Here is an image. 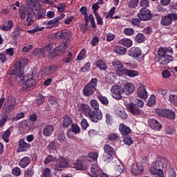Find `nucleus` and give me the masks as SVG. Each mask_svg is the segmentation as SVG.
<instances>
[{
	"instance_id": "nucleus-1",
	"label": "nucleus",
	"mask_w": 177,
	"mask_h": 177,
	"mask_svg": "<svg viewBox=\"0 0 177 177\" xmlns=\"http://www.w3.org/2000/svg\"><path fill=\"white\" fill-rule=\"evenodd\" d=\"M162 169L169 173L168 177H176V172L174 169H170L169 162L164 157L158 158L152 163V166L149 168V172L152 175H158L159 177H164V171Z\"/></svg>"
},
{
	"instance_id": "nucleus-2",
	"label": "nucleus",
	"mask_w": 177,
	"mask_h": 177,
	"mask_svg": "<svg viewBox=\"0 0 177 177\" xmlns=\"http://www.w3.org/2000/svg\"><path fill=\"white\" fill-rule=\"evenodd\" d=\"M28 69V61L26 59H21L15 63L14 68L10 71V74L11 75L19 77V82H24L26 81V75H23Z\"/></svg>"
},
{
	"instance_id": "nucleus-3",
	"label": "nucleus",
	"mask_w": 177,
	"mask_h": 177,
	"mask_svg": "<svg viewBox=\"0 0 177 177\" xmlns=\"http://www.w3.org/2000/svg\"><path fill=\"white\" fill-rule=\"evenodd\" d=\"M167 53H170L172 55L174 53V50L171 47L164 48L160 47L158 49V55L159 56L158 62L162 66H165V64H168V63H171L172 62L173 58L172 55H169Z\"/></svg>"
},
{
	"instance_id": "nucleus-4",
	"label": "nucleus",
	"mask_w": 177,
	"mask_h": 177,
	"mask_svg": "<svg viewBox=\"0 0 177 177\" xmlns=\"http://www.w3.org/2000/svg\"><path fill=\"white\" fill-rule=\"evenodd\" d=\"M52 44H50L45 46L43 48H36L33 50L34 56H37V57H46V56H49V57H55L56 54H52Z\"/></svg>"
},
{
	"instance_id": "nucleus-5",
	"label": "nucleus",
	"mask_w": 177,
	"mask_h": 177,
	"mask_svg": "<svg viewBox=\"0 0 177 177\" xmlns=\"http://www.w3.org/2000/svg\"><path fill=\"white\" fill-rule=\"evenodd\" d=\"M97 88V80L96 78H92L83 88L84 96H92L96 92Z\"/></svg>"
},
{
	"instance_id": "nucleus-6",
	"label": "nucleus",
	"mask_w": 177,
	"mask_h": 177,
	"mask_svg": "<svg viewBox=\"0 0 177 177\" xmlns=\"http://www.w3.org/2000/svg\"><path fill=\"white\" fill-rule=\"evenodd\" d=\"M70 164V159L67 157L59 156L56 160L55 169L56 171H63V169L68 168Z\"/></svg>"
},
{
	"instance_id": "nucleus-7",
	"label": "nucleus",
	"mask_w": 177,
	"mask_h": 177,
	"mask_svg": "<svg viewBox=\"0 0 177 177\" xmlns=\"http://www.w3.org/2000/svg\"><path fill=\"white\" fill-rule=\"evenodd\" d=\"M128 53L129 56L133 57V59H136V60L140 63L145 60V57L142 55V50L138 47H133L130 48Z\"/></svg>"
},
{
	"instance_id": "nucleus-8",
	"label": "nucleus",
	"mask_w": 177,
	"mask_h": 177,
	"mask_svg": "<svg viewBox=\"0 0 177 177\" xmlns=\"http://www.w3.org/2000/svg\"><path fill=\"white\" fill-rule=\"evenodd\" d=\"M92 122H99L103 118V113H102V111L100 110H93L90 111L88 113H87V116Z\"/></svg>"
},
{
	"instance_id": "nucleus-9",
	"label": "nucleus",
	"mask_w": 177,
	"mask_h": 177,
	"mask_svg": "<svg viewBox=\"0 0 177 177\" xmlns=\"http://www.w3.org/2000/svg\"><path fill=\"white\" fill-rule=\"evenodd\" d=\"M177 20V15L175 13H169L162 17L160 24L162 26H171L173 21Z\"/></svg>"
},
{
	"instance_id": "nucleus-10",
	"label": "nucleus",
	"mask_w": 177,
	"mask_h": 177,
	"mask_svg": "<svg viewBox=\"0 0 177 177\" xmlns=\"http://www.w3.org/2000/svg\"><path fill=\"white\" fill-rule=\"evenodd\" d=\"M26 78H27V80H26L25 85L24 86L25 89H26V88H32L37 85L34 71L30 72V74L26 76L25 79Z\"/></svg>"
},
{
	"instance_id": "nucleus-11",
	"label": "nucleus",
	"mask_w": 177,
	"mask_h": 177,
	"mask_svg": "<svg viewBox=\"0 0 177 177\" xmlns=\"http://www.w3.org/2000/svg\"><path fill=\"white\" fill-rule=\"evenodd\" d=\"M111 92L114 99H116L117 100H120V99L122 97L121 95L124 93V88H122L120 85H115L111 88Z\"/></svg>"
},
{
	"instance_id": "nucleus-12",
	"label": "nucleus",
	"mask_w": 177,
	"mask_h": 177,
	"mask_svg": "<svg viewBox=\"0 0 177 177\" xmlns=\"http://www.w3.org/2000/svg\"><path fill=\"white\" fill-rule=\"evenodd\" d=\"M55 37L57 39H64V41H70L71 38V32L68 30H62L55 32Z\"/></svg>"
},
{
	"instance_id": "nucleus-13",
	"label": "nucleus",
	"mask_w": 177,
	"mask_h": 177,
	"mask_svg": "<svg viewBox=\"0 0 177 177\" xmlns=\"http://www.w3.org/2000/svg\"><path fill=\"white\" fill-rule=\"evenodd\" d=\"M66 49H67V44L66 43H61L57 47H56L55 49L53 48V46L51 47L50 52L52 53V55H55V56H60L62 53H64L66 52Z\"/></svg>"
},
{
	"instance_id": "nucleus-14",
	"label": "nucleus",
	"mask_w": 177,
	"mask_h": 177,
	"mask_svg": "<svg viewBox=\"0 0 177 177\" xmlns=\"http://www.w3.org/2000/svg\"><path fill=\"white\" fill-rule=\"evenodd\" d=\"M138 17L143 21L150 20V19H151V13L150 12V10L147 8L140 9V12L138 14Z\"/></svg>"
},
{
	"instance_id": "nucleus-15",
	"label": "nucleus",
	"mask_w": 177,
	"mask_h": 177,
	"mask_svg": "<svg viewBox=\"0 0 177 177\" xmlns=\"http://www.w3.org/2000/svg\"><path fill=\"white\" fill-rule=\"evenodd\" d=\"M127 110L129 111V113L133 114V115H143V111L139 109V107H138L136 104L133 103H129L127 105Z\"/></svg>"
},
{
	"instance_id": "nucleus-16",
	"label": "nucleus",
	"mask_w": 177,
	"mask_h": 177,
	"mask_svg": "<svg viewBox=\"0 0 177 177\" xmlns=\"http://www.w3.org/2000/svg\"><path fill=\"white\" fill-rule=\"evenodd\" d=\"M145 168H143V165H141L140 163H133L131 165V171L133 175L135 176H138V175H141L143 174Z\"/></svg>"
},
{
	"instance_id": "nucleus-17",
	"label": "nucleus",
	"mask_w": 177,
	"mask_h": 177,
	"mask_svg": "<svg viewBox=\"0 0 177 177\" xmlns=\"http://www.w3.org/2000/svg\"><path fill=\"white\" fill-rule=\"evenodd\" d=\"M87 157H84L81 159L77 160L75 162L73 163V165L77 171H82L84 168H86V165L85 161L87 160Z\"/></svg>"
},
{
	"instance_id": "nucleus-18",
	"label": "nucleus",
	"mask_w": 177,
	"mask_h": 177,
	"mask_svg": "<svg viewBox=\"0 0 177 177\" xmlns=\"http://www.w3.org/2000/svg\"><path fill=\"white\" fill-rule=\"evenodd\" d=\"M19 147L17 149V153H21L22 151H27L31 145L29 143H27L24 140L21 139L18 142Z\"/></svg>"
},
{
	"instance_id": "nucleus-19",
	"label": "nucleus",
	"mask_w": 177,
	"mask_h": 177,
	"mask_svg": "<svg viewBox=\"0 0 177 177\" xmlns=\"http://www.w3.org/2000/svg\"><path fill=\"white\" fill-rule=\"evenodd\" d=\"M135 92V86L131 82L126 83L124 85L123 93H125L127 96L132 95Z\"/></svg>"
},
{
	"instance_id": "nucleus-20",
	"label": "nucleus",
	"mask_w": 177,
	"mask_h": 177,
	"mask_svg": "<svg viewBox=\"0 0 177 177\" xmlns=\"http://www.w3.org/2000/svg\"><path fill=\"white\" fill-rule=\"evenodd\" d=\"M57 70V66L55 65H51L48 67L44 68L41 71V75H49L50 74H53V73H56Z\"/></svg>"
},
{
	"instance_id": "nucleus-21",
	"label": "nucleus",
	"mask_w": 177,
	"mask_h": 177,
	"mask_svg": "<svg viewBox=\"0 0 177 177\" xmlns=\"http://www.w3.org/2000/svg\"><path fill=\"white\" fill-rule=\"evenodd\" d=\"M137 93H138V95L140 97V99H147L148 97L146 86H145V85L143 84H141L139 86L137 91Z\"/></svg>"
},
{
	"instance_id": "nucleus-22",
	"label": "nucleus",
	"mask_w": 177,
	"mask_h": 177,
	"mask_svg": "<svg viewBox=\"0 0 177 177\" xmlns=\"http://www.w3.org/2000/svg\"><path fill=\"white\" fill-rule=\"evenodd\" d=\"M53 132H55V127L52 124H47L43 129V134L46 138L52 136Z\"/></svg>"
},
{
	"instance_id": "nucleus-23",
	"label": "nucleus",
	"mask_w": 177,
	"mask_h": 177,
	"mask_svg": "<svg viewBox=\"0 0 177 177\" xmlns=\"http://www.w3.org/2000/svg\"><path fill=\"white\" fill-rule=\"evenodd\" d=\"M119 131H120L121 135H122V137L128 136V135H129V133H131L132 132V130H131V128H129V127L124 124L123 123L120 124Z\"/></svg>"
},
{
	"instance_id": "nucleus-24",
	"label": "nucleus",
	"mask_w": 177,
	"mask_h": 177,
	"mask_svg": "<svg viewBox=\"0 0 177 177\" xmlns=\"http://www.w3.org/2000/svg\"><path fill=\"white\" fill-rule=\"evenodd\" d=\"M148 122L151 129H154L155 131H161V124H160V122H158V121H157L156 120L149 119Z\"/></svg>"
},
{
	"instance_id": "nucleus-25",
	"label": "nucleus",
	"mask_w": 177,
	"mask_h": 177,
	"mask_svg": "<svg viewBox=\"0 0 177 177\" xmlns=\"http://www.w3.org/2000/svg\"><path fill=\"white\" fill-rule=\"evenodd\" d=\"M95 65L97 68L102 70L103 71H106V70H107V64L106 63V61L102 59H97L95 62Z\"/></svg>"
},
{
	"instance_id": "nucleus-26",
	"label": "nucleus",
	"mask_w": 177,
	"mask_h": 177,
	"mask_svg": "<svg viewBox=\"0 0 177 177\" xmlns=\"http://www.w3.org/2000/svg\"><path fill=\"white\" fill-rule=\"evenodd\" d=\"M91 171L93 175L92 177H97L102 172V169L97 164H93L91 167Z\"/></svg>"
},
{
	"instance_id": "nucleus-27",
	"label": "nucleus",
	"mask_w": 177,
	"mask_h": 177,
	"mask_svg": "<svg viewBox=\"0 0 177 177\" xmlns=\"http://www.w3.org/2000/svg\"><path fill=\"white\" fill-rule=\"evenodd\" d=\"M160 114L162 117H166V118H169V120L175 119V112L169 109L162 111Z\"/></svg>"
},
{
	"instance_id": "nucleus-28",
	"label": "nucleus",
	"mask_w": 177,
	"mask_h": 177,
	"mask_svg": "<svg viewBox=\"0 0 177 177\" xmlns=\"http://www.w3.org/2000/svg\"><path fill=\"white\" fill-rule=\"evenodd\" d=\"M31 162V158L28 156H25L19 162V167L21 168H26V167H28V165Z\"/></svg>"
},
{
	"instance_id": "nucleus-29",
	"label": "nucleus",
	"mask_w": 177,
	"mask_h": 177,
	"mask_svg": "<svg viewBox=\"0 0 177 177\" xmlns=\"http://www.w3.org/2000/svg\"><path fill=\"white\" fill-rule=\"evenodd\" d=\"M34 16H35V13L32 10L30 12H28V15L26 17V23H28V26L30 27L34 23Z\"/></svg>"
},
{
	"instance_id": "nucleus-30",
	"label": "nucleus",
	"mask_w": 177,
	"mask_h": 177,
	"mask_svg": "<svg viewBox=\"0 0 177 177\" xmlns=\"http://www.w3.org/2000/svg\"><path fill=\"white\" fill-rule=\"evenodd\" d=\"M114 53L117 55H125L127 53V48L122 46H116L114 48Z\"/></svg>"
},
{
	"instance_id": "nucleus-31",
	"label": "nucleus",
	"mask_w": 177,
	"mask_h": 177,
	"mask_svg": "<svg viewBox=\"0 0 177 177\" xmlns=\"http://www.w3.org/2000/svg\"><path fill=\"white\" fill-rule=\"evenodd\" d=\"M80 106L82 111L84 113L86 117H88V113L92 111L91 106L86 104H81Z\"/></svg>"
},
{
	"instance_id": "nucleus-32",
	"label": "nucleus",
	"mask_w": 177,
	"mask_h": 177,
	"mask_svg": "<svg viewBox=\"0 0 177 177\" xmlns=\"http://www.w3.org/2000/svg\"><path fill=\"white\" fill-rule=\"evenodd\" d=\"M73 120L68 115L64 116L63 127L64 128H68L71 125Z\"/></svg>"
},
{
	"instance_id": "nucleus-33",
	"label": "nucleus",
	"mask_w": 177,
	"mask_h": 177,
	"mask_svg": "<svg viewBox=\"0 0 177 177\" xmlns=\"http://www.w3.org/2000/svg\"><path fill=\"white\" fill-rule=\"evenodd\" d=\"M115 78L116 76L115 75H114V73H109L106 77V82H107V84H114L115 81Z\"/></svg>"
},
{
	"instance_id": "nucleus-34",
	"label": "nucleus",
	"mask_w": 177,
	"mask_h": 177,
	"mask_svg": "<svg viewBox=\"0 0 177 177\" xmlns=\"http://www.w3.org/2000/svg\"><path fill=\"white\" fill-rule=\"evenodd\" d=\"M120 42L122 45L126 46L127 48H131L133 44L132 40H131V39L124 38L121 39Z\"/></svg>"
},
{
	"instance_id": "nucleus-35",
	"label": "nucleus",
	"mask_w": 177,
	"mask_h": 177,
	"mask_svg": "<svg viewBox=\"0 0 177 177\" xmlns=\"http://www.w3.org/2000/svg\"><path fill=\"white\" fill-rule=\"evenodd\" d=\"M10 133H12V130L10 129H7L3 133L2 139L6 142V143H9V137L10 136Z\"/></svg>"
},
{
	"instance_id": "nucleus-36",
	"label": "nucleus",
	"mask_w": 177,
	"mask_h": 177,
	"mask_svg": "<svg viewBox=\"0 0 177 177\" xmlns=\"http://www.w3.org/2000/svg\"><path fill=\"white\" fill-rule=\"evenodd\" d=\"M46 26L48 28H53V27H57L59 26V24L57 23V21L54 18L52 20L48 21L46 23Z\"/></svg>"
},
{
	"instance_id": "nucleus-37",
	"label": "nucleus",
	"mask_w": 177,
	"mask_h": 177,
	"mask_svg": "<svg viewBox=\"0 0 177 177\" xmlns=\"http://www.w3.org/2000/svg\"><path fill=\"white\" fill-rule=\"evenodd\" d=\"M112 66L114 67V68L121 70L122 67H124V64H122V62L121 61L118 60H114L112 62Z\"/></svg>"
},
{
	"instance_id": "nucleus-38",
	"label": "nucleus",
	"mask_w": 177,
	"mask_h": 177,
	"mask_svg": "<svg viewBox=\"0 0 177 177\" xmlns=\"http://www.w3.org/2000/svg\"><path fill=\"white\" fill-rule=\"evenodd\" d=\"M104 150L106 154H114V148L109 145H104Z\"/></svg>"
},
{
	"instance_id": "nucleus-39",
	"label": "nucleus",
	"mask_w": 177,
	"mask_h": 177,
	"mask_svg": "<svg viewBox=\"0 0 177 177\" xmlns=\"http://www.w3.org/2000/svg\"><path fill=\"white\" fill-rule=\"evenodd\" d=\"M105 121L108 125H112L114 122V119H113V116L110 113H106L105 115Z\"/></svg>"
},
{
	"instance_id": "nucleus-40",
	"label": "nucleus",
	"mask_w": 177,
	"mask_h": 177,
	"mask_svg": "<svg viewBox=\"0 0 177 177\" xmlns=\"http://www.w3.org/2000/svg\"><path fill=\"white\" fill-rule=\"evenodd\" d=\"M158 93H160V95H162L163 97L165 99H168L169 100V93H168V90L162 89V88H158Z\"/></svg>"
},
{
	"instance_id": "nucleus-41",
	"label": "nucleus",
	"mask_w": 177,
	"mask_h": 177,
	"mask_svg": "<svg viewBox=\"0 0 177 177\" xmlns=\"http://www.w3.org/2000/svg\"><path fill=\"white\" fill-rule=\"evenodd\" d=\"M46 13V10L44 8H40L38 10L37 13V19H44L45 17V15Z\"/></svg>"
},
{
	"instance_id": "nucleus-42",
	"label": "nucleus",
	"mask_w": 177,
	"mask_h": 177,
	"mask_svg": "<svg viewBox=\"0 0 177 177\" xmlns=\"http://www.w3.org/2000/svg\"><path fill=\"white\" fill-rule=\"evenodd\" d=\"M56 157L52 156V155H49L48 156L47 158H46L45 160H44V164L46 165H48V164H49V162H56Z\"/></svg>"
},
{
	"instance_id": "nucleus-43",
	"label": "nucleus",
	"mask_w": 177,
	"mask_h": 177,
	"mask_svg": "<svg viewBox=\"0 0 177 177\" xmlns=\"http://www.w3.org/2000/svg\"><path fill=\"white\" fill-rule=\"evenodd\" d=\"M122 138H123V142H124V145L131 146V145H132L133 143V140H132V138H131V137H129L128 136H124L122 137Z\"/></svg>"
},
{
	"instance_id": "nucleus-44",
	"label": "nucleus",
	"mask_w": 177,
	"mask_h": 177,
	"mask_svg": "<svg viewBox=\"0 0 177 177\" xmlns=\"http://www.w3.org/2000/svg\"><path fill=\"white\" fill-rule=\"evenodd\" d=\"M146 37L143 33H138L136 37V41L139 43L145 42Z\"/></svg>"
},
{
	"instance_id": "nucleus-45",
	"label": "nucleus",
	"mask_w": 177,
	"mask_h": 177,
	"mask_svg": "<svg viewBox=\"0 0 177 177\" xmlns=\"http://www.w3.org/2000/svg\"><path fill=\"white\" fill-rule=\"evenodd\" d=\"M139 5V0H131L129 2L128 6L131 9H135Z\"/></svg>"
},
{
	"instance_id": "nucleus-46",
	"label": "nucleus",
	"mask_w": 177,
	"mask_h": 177,
	"mask_svg": "<svg viewBox=\"0 0 177 177\" xmlns=\"http://www.w3.org/2000/svg\"><path fill=\"white\" fill-rule=\"evenodd\" d=\"M156 104V96L154 95H151V97L149 99L147 106L149 107H153Z\"/></svg>"
},
{
	"instance_id": "nucleus-47",
	"label": "nucleus",
	"mask_w": 177,
	"mask_h": 177,
	"mask_svg": "<svg viewBox=\"0 0 177 177\" xmlns=\"http://www.w3.org/2000/svg\"><path fill=\"white\" fill-rule=\"evenodd\" d=\"M20 128L22 129L23 132L25 133L30 131V126L27 124V122H24L21 123Z\"/></svg>"
},
{
	"instance_id": "nucleus-48",
	"label": "nucleus",
	"mask_w": 177,
	"mask_h": 177,
	"mask_svg": "<svg viewBox=\"0 0 177 177\" xmlns=\"http://www.w3.org/2000/svg\"><path fill=\"white\" fill-rule=\"evenodd\" d=\"M169 102L174 104V106H176L177 107V95L171 94L169 95Z\"/></svg>"
},
{
	"instance_id": "nucleus-49",
	"label": "nucleus",
	"mask_w": 177,
	"mask_h": 177,
	"mask_svg": "<svg viewBox=\"0 0 177 177\" xmlns=\"http://www.w3.org/2000/svg\"><path fill=\"white\" fill-rule=\"evenodd\" d=\"M124 34L128 36L133 35V34H135V30L132 28H125L124 29Z\"/></svg>"
},
{
	"instance_id": "nucleus-50",
	"label": "nucleus",
	"mask_w": 177,
	"mask_h": 177,
	"mask_svg": "<svg viewBox=\"0 0 177 177\" xmlns=\"http://www.w3.org/2000/svg\"><path fill=\"white\" fill-rule=\"evenodd\" d=\"M86 51L85 50V49H82L80 53H79V55L77 57V60H84V59H85V57H86Z\"/></svg>"
},
{
	"instance_id": "nucleus-51",
	"label": "nucleus",
	"mask_w": 177,
	"mask_h": 177,
	"mask_svg": "<svg viewBox=\"0 0 177 177\" xmlns=\"http://www.w3.org/2000/svg\"><path fill=\"white\" fill-rule=\"evenodd\" d=\"M116 74L119 77H123V75H128V69L127 68L120 69L116 71Z\"/></svg>"
},
{
	"instance_id": "nucleus-52",
	"label": "nucleus",
	"mask_w": 177,
	"mask_h": 177,
	"mask_svg": "<svg viewBox=\"0 0 177 177\" xmlns=\"http://www.w3.org/2000/svg\"><path fill=\"white\" fill-rule=\"evenodd\" d=\"M90 105L94 109V110H99V102L96 100H91L90 101Z\"/></svg>"
},
{
	"instance_id": "nucleus-53",
	"label": "nucleus",
	"mask_w": 177,
	"mask_h": 177,
	"mask_svg": "<svg viewBox=\"0 0 177 177\" xmlns=\"http://www.w3.org/2000/svg\"><path fill=\"white\" fill-rule=\"evenodd\" d=\"M71 60H73V53H71V52L68 53V55L66 57L62 59V62L66 64L70 63Z\"/></svg>"
},
{
	"instance_id": "nucleus-54",
	"label": "nucleus",
	"mask_w": 177,
	"mask_h": 177,
	"mask_svg": "<svg viewBox=\"0 0 177 177\" xmlns=\"http://www.w3.org/2000/svg\"><path fill=\"white\" fill-rule=\"evenodd\" d=\"M36 101L37 104L40 106V104H42L44 102H45V97L41 94H39L37 97Z\"/></svg>"
},
{
	"instance_id": "nucleus-55",
	"label": "nucleus",
	"mask_w": 177,
	"mask_h": 177,
	"mask_svg": "<svg viewBox=\"0 0 177 177\" xmlns=\"http://www.w3.org/2000/svg\"><path fill=\"white\" fill-rule=\"evenodd\" d=\"M127 75L128 77H138V75H139V72L133 70L127 69Z\"/></svg>"
},
{
	"instance_id": "nucleus-56",
	"label": "nucleus",
	"mask_w": 177,
	"mask_h": 177,
	"mask_svg": "<svg viewBox=\"0 0 177 177\" xmlns=\"http://www.w3.org/2000/svg\"><path fill=\"white\" fill-rule=\"evenodd\" d=\"M140 18H133L131 23L136 27H140Z\"/></svg>"
},
{
	"instance_id": "nucleus-57",
	"label": "nucleus",
	"mask_w": 177,
	"mask_h": 177,
	"mask_svg": "<svg viewBox=\"0 0 177 177\" xmlns=\"http://www.w3.org/2000/svg\"><path fill=\"white\" fill-rule=\"evenodd\" d=\"M97 99L101 102L102 104L107 105L109 103V99H107L106 97L102 95H97Z\"/></svg>"
},
{
	"instance_id": "nucleus-58",
	"label": "nucleus",
	"mask_w": 177,
	"mask_h": 177,
	"mask_svg": "<svg viewBox=\"0 0 177 177\" xmlns=\"http://www.w3.org/2000/svg\"><path fill=\"white\" fill-rule=\"evenodd\" d=\"M89 158H91L93 161H96L97 160V157H99V153L97 152H90L88 153Z\"/></svg>"
},
{
	"instance_id": "nucleus-59",
	"label": "nucleus",
	"mask_w": 177,
	"mask_h": 177,
	"mask_svg": "<svg viewBox=\"0 0 177 177\" xmlns=\"http://www.w3.org/2000/svg\"><path fill=\"white\" fill-rule=\"evenodd\" d=\"M80 124L83 131H85V129H86V128L89 127V123H88V121L86 120V119H82L81 120Z\"/></svg>"
},
{
	"instance_id": "nucleus-60",
	"label": "nucleus",
	"mask_w": 177,
	"mask_h": 177,
	"mask_svg": "<svg viewBox=\"0 0 177 177\" xmlns=\"http://www.w3.org/2000/svg\"><path fill=\"white\" fill-rule=\"evenodd\" d=\"M12 172L15 176H20V175H21V170L20 169V167H14Z\"/></svg>"
},
{
	"instance_id": "nucleus-61",
	"label": "nucleus",
	"mask_w": 177,
	"mask_h": 177,
	"mask_svg": "<svg viewBox=\"0 0 177 177\" xmlns=\"http://www.w3.org/2000/svg\"><path fill=\"white\" fill-rule=\"evenodd\" d=\"M115 170L118 174H122V172L125 173V170H124V165H122V164L117 165Z\"/></svg>"
},
{
	"instance_id": "nucleus-62",
	"label": "nucleus",
	"mask_w": 177,
	"mask_h": 177,
	"mask_svg": "<svg viewBox=\"0 0 177 177\" xmlns=\"http://www.w3.org/2000/svg\"><path fill=\"white\" fill-rule=\"evenodd\" d=\"M91 68V62H86L85 65L81 68L82 73H86Z\"/></svg>"
},
{
	"instance_id": "nucleus-63",
	"label": "nucleus",
	"mask_w": 177,
	"mask_h": 177,
	"mask_svg": "<svg viewBox=\"0 0 177 177\" xmlns=\"http://www.w3.org/2000/svg\"><path fill=\"white\" fill-rule=\"evenodd\" d=\"M162 77L165 79L169 78V77H171V72L167 69L163 70L162 72Z\"/></svg>"
},
{
	"instance_id": "nucleus-64",
	"label": "nucleus",
	"mask_w": 177,
	"mask_h": 177,
	"mask_svg": "<svg viewBox=\"0 0 177 177\" xmlns=\"http://www.w3.org/2000/svg\"><path fill=\"white\" fill-rule=\"evenodd\" d=\"M43 176L44 177H52V175L50 174V169L44 168L43 171Z\"/></svg>"
}]
</instances>
